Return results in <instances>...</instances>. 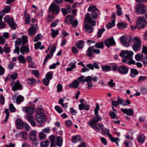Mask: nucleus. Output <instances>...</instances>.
<instances>
[{"mask_svg": "<svg viewBox=\"0 0 147 147\" xmlns=\"http://www.w3.org/2000/svg\"><path fill=\"white\" fill-rule=\"evenodd\" d=\"M79 82L78 80L77 79H76L70 83L69 84L68 86L69 88H76L79 87Z\"/></svg>", "mask_w": 147, "mask_h": 147, "instance_id": "obj_19", "label": "nucleus"}, {"mask_svg": "<svg viewBox=\"0 0 147 147\" xmlns=\"http://www.w3.org/2000/svg\"><path fill=\"white\" fill-rule=\"evenodd\" d=\"M105 31V29L104 28L100 29L98 30L97 32V36L99 38L101 36L102 33Z\"/></svg>", "mask_w": 147, "mask_h": 147, "instance_id": "obj_52", "label": "nucleus"}, {"mask_svg": "<svg viewBox=\"0 0 147 147\" xmlns=\"http://www.w3.org/2000/svg\"><path fill=\"white\" fill-rule=\"evenodd\" d=\"M121 110L123 113L126 114L128 115L132 116L134 114L133 111L131 109H121Z\"/></svg>", "mask_w": 147, "mask_h": 147, "instance_id": "obj_20", "label": "nucleus"}, {"mask_svg": "<svg viewBox=\"0 0 147 147\" xmlns=\"http://www.w3.org/2000/svg\"><path fill=\"white\" fill-rule=\"evenodd\" d=\"M4 20L10 26L11 29L15 30L16 28L17 24L14 22V20L12 18H10L8 16H6L4 18Z\"/></svg>", "mask_w": 147, "mask_h": 147, "instance_id": "obj_6", "label": "nucleus"}, {"mask_svg": "<svg viewBox=\"0 0 147 147\" xmlns=\"http://www.w3.org/2000/svg\"><path fill=\"white\" fill-rule=\"evenodd\" d=\"M102 69V71H109L111 69V67L109 65H102L101 66Z\"/></svg>", "mask_w": 147, "mask_h": 147, "instance_id": "obj_38", "label": "nucleus"}, {"mask_svg": "<svg viewBox=\"0 0 147 147\" xmlns=\"http://www.w3.org/2000/svg\"><path fill=\"white\" fill-rule=\"evenodd\" d=\"M113 79H111L108 82V85L110 87H113L115 86V84L114 82H113Z\"/></svg>", "mask_w": 147, "mask_h": 147, "instance_id": "obj_61", "label": "nucleus"}, {"mask_svg": "<svg viewBox=\"0 0 147 147\" xmlns=\"http://www.w3.org/2000/svg\"><path fill=\"white\" fill-rule=\"evenodd\" d=\"M88 11L89 12H92L93 11H97L98 12V14L99 15L100 14V11L96 8V7L95 5L90 6L88 9Z\"/></svg>", "mask_w": 147, "mask_h": 147, "instance_id": "obj_24", "label": "nucleus"}, {"mask_svg": "<svg viewBox=\"0 0 147 147\" xmlns=\"http://www.w3.org/2000/svg\"><path fill=\"white\" fill-rule=\"evenodd\" d=\"M57 142L56 143V145L57 144L58 146H61L62 144L63 139L60 136H59L56 138Z\"/></svg>", "mask_w": 147, "mask_h": 147, "instance_id": "obj_26", "label": "nucleus"}, {"mask_svg": "<svg viewBox=\"0 0 147 147\" xmlns=\"http://www.w3.org/2000/svg\"><path fill=\"white\" fill-rule=\"evenodd\" d=\"M66 126L67 127H70L72 125V122L70 120H68L65 121Z\"/></svg>", "mask_w": 147, "mask_h": 147, "instance_id": "obj_60", "label": "nucleus"}, {"mask_svg": "<svg viewBox=\"0 0 147 147\" xmlns=\"http://www.w3.org/2000/svg\"><path fill=\"white\" fill-rule=\"evenodd\" d=\"M41 45V42H38L36 43H35L34 45L35 49H38L39 48H40L41 50L44 49L45 48L44 45H43L40 47Z\"/></svg>", "mask_w": 147, "mask_h": 147, "instance_id": "obj_29", "label": "nucleus"}, {"mask_svg": "<svg viewBox=\"0 0 147 147\" xmlns=\"http://www.w3.org/2000/svg\"><path fill=\"white\" fill-rule=\"evenodd\" d=\"M92 77L91 76H88L85 79V81L87 82H92Z\"/></svg>", "mask_w": 147, "mask_h": 147, "instance_id": "obj_64", "label": "nucleus"}, {"mask_svg": "<svg viewBox=\"0 0 147 147\" xmlns=\"http://www.w3.org/2000/svg\"><path fill=\"white\" fill-rule=\"evenodd\" d=\"M120 41L122 44L125 47H129L130 44V42L129 41V42H127V38L126 36L124 35L122 36L120 39Z\"/></svg>", "mask_w": 147, "mask_h": 147, "instance_id": "obj_13", "label": "nucleus"}, {"mask_svg": "<svg viewBox=\"0 0 147 147\" xmlns=\"http://www.w3.org/2000/svg\"><path fill=\"white\" fill-rule=\"evenodd\" d=\"M128 40L129 42H133L132 47L134 51L136 52L140 50L141 47V41L138 37H132L130 36L129 37Z\"/></svg>", "mask_w": 147, "mask_h": 147, "instance_id": "obj_3", "label": "nucleus"}, {"mask_svg": "<svg viewBox=\"0 0 147 147\" xmlns=\"http://www.w3.org/2000/svg\"><path fill=\"white\" fill-rule=\"evenodd\" d=\"M37 30L36 26V25H33L31 26L29 29L28 34L30 36H32L36 33Z\"/></svg>", "mask_w": 147, "mask_h": 147, "instance_id": "obj_18", "label": "nucleus"}, {"mask_svg": "<svg viewBox=\"0 0 147 147\" xmlns=\"http://www.w3.org/2000/svg\"><path fill=\"white\" fill-rule=\"evenodd\" d=\"M11 85L12 88V90L14 91H16L18 90H20L21 88V85L20 84L18 80H17L16 82H14V81L12 82Z\"/></svg>", "mask_w": 147, "mask_h": 147, "instance_id": "obj_12", "label": "nucleus"}, {"mask_svg": "<svg viewBox=\"0 0 147 147\" xmlns=\"http://www.w3.org/2000/svg\"><path fill=\"white\" fill-rule=\"evenodd\" d=\"M102 134L103 135H106L108 134L109 136V134H110L109 133V130L108 129H102Z\"/></svg>", "mask_w": 147, "mask_h": 147, "instance_id": "obj_63", "label": "nucleus"}, {"mask_svg": "<svg viewBox=\"0 0 147 147\" xmlns=\"http://www.w3.org/2000/svg\"><path fill=\"white\" fill-rule=\"evenodd\" d=\"M81 139L80 136L79 135H75L72 137V141L73 143H76L79 142Z\"/></svg>", "mask_w": 147, "mask_h": 147, "instance_id": "obj_33", "label": "nucleus"}, {"mask_svg": "<svg viewBox=\"0 0 147 147\" xmlns=\"http://www.w3.org/2000/svg\"><path fill=\"white\" fill-rule=\"evenodd\" d=\"M36 131L35 130H33L30 133L29 138L32 141H35L36 139Z\"/></svg>", "mask_w": 147, "mask_h": 147, "instance_id": "obj_17", "label": "nucleus"}, {"mask_svg": "<svg viewBox=\"0 0 147 147\" xmlns=\"http://www.w3.org/2000/svg\"><path fill=\"white\" fill-rule=\"evenodd\" d=\"M60 9L59 6L53 3L51 4L49 8V10L55 15L58 14Z\"/></svg>", "mask_w": 147, "mask_h": 147, "instance_id": "obj_9", "label": "nucleus"}, {"mask_svg": "<svg viewBox=\"0 0 147 147\" xmlns=\"http://www.w3.org/2000/svg\"><path fill=\"white\" fill-rule=\"evenodd\" d=\"M10 10V7L9 6H7V7L0 12V14L4 16L5 13L8 12Z\"/></svg>", "mask_w": 147, "mask_h": 147, "instance_id": "obj_30", "label": "nucleus"}, {"mask_svg": "<svg viewBox=\"0 0 147 147\" xmlns=\"http://www.w3.org/2000/svg\"><path fill=\"white\" fill-rule=\"evenodd\" d=\"M20 52L23 54L24 55L25 53H28L29 51V47L26 45L21 47L20 49Z\"/></svg>", "mask_w": 147, "mask_h": 147, "instance_id": "obj_21", "label": "nucleus"}, {"mask_svg": "<svg viewBox=\"0 0 147 147\" xmlns=\"http://www.w3.org/2000/svg\"><path fill=\"white\" fill-rule=\"evenodd\" d=\"M134 53L131 51H121L119 56L123 57L122 59V62L129 65L135 64V61L133 60V55Z\"/></svg>", "mask_w": 147, "mask_h": 147, "instance_id": "obj_2", "label": "nucleus"}, {"mask_svg": "<svg viewBox=\"0 0 147 147\" xmlns=\"http://www.w3.org/2000/svg\"><path fill=\"white\" fill-rule=\"evenodd\" d=\"M58 22L59 20H58L54 21L52 22L50 26L52 27H54L57 25V22Z\"/></svg>", "mask_w": 147, "mask_h": 147, "instance_id": "obj_62", "label": "nucleus"}, {"mask_svg": "<svg viewBox=\"0 0 147 147\" xmlns=\"http://www.w3.org/2000/svg\"><path fill=\"white\" fill-rule=\"evenodd\" d=\"M51 36L52 37L55 38L56 35H58L59 33V31L58 30H55L53 29L51 30Z\"/></svg>", "mask_w": 147, "mask_h": 147, "instance_id": "obj_42", "label": "nucleus"}, {"mask_svg": "<svg viewBox=\"0 0 147 147\" xmlns=\"http://www.w3.org/2000/svg\"><path fill=\"white\" fill-rule=\"evenodd\" d=\"M143 55L141 53H138L135 56V58L137 61L141 60L143 58Z\"/></svg>", "mask_w": 147, "mask_h": 147, "instance_id": "obj_45", "label": "nucleus"}, {"mask_svg": "<svg viewBox=\"0 0 147 147\" xmlns=\"http://www.w3.org/2000/svg\"><path fill=\"white\" fill-rule=\"evenodd\" d=\"M145 138L144 135L140 134L138 136L137 140L140 143H142L144 141Z\"/></svg>", "mask_w": 147, "mask_h": 147, "instance_id": "obj_31", "label": "nucleus"}, {"mask_svg": "<svg viewBox=\"0 0 147 147\" xmlns=\"http://www.w3.org/2000/svg\"><path fill=\"white\" fill-rule=\"evenodd\" d=\"M53 72H49L46 75V78L43 79L42 82L46 86L49 85L50 80L53 77Z\"/></svg>", "mask_w": 147, "mask_h": 147, "instance_id": "obj_10", "label": "nucleus"}, {"mask_svg": "<svg viewBox=\"0 0 147 147\" xmlns=\"http://www.w3.org/2000/svg\"><path fill=\"white\" fill-rule=\"evenodd\" d=\"M84 42L82 40H80L76 44V46L79 49H82L83 47Z\"/></svg>", "mask_w": 147, "mask_h": 147, "instance_id": "obj_39", "label": "nucleus"}, {"mask_svg": "<svg viewBox=\"0 0 147 147\" xmlns=\"http://www.w3.org/2000/svg\"><path fill=\"white\" fill-rule=\"evenodd\" d=\"M117 25L118 28L121 29H124L126 28L127 26L126 23L121 22H118Z\"/></svg>", "mask_w": 147, "mask_h": 147, "instance_id": "obj_27", "label": "nucleus"}, {"mask_svg": "<svg viewBox=\"0 0 147 147\" xmlns=\"http://www.w3.org/2000/svg\"><path fill=\"white\" fill-rule=\"evenodd\" d=\"M55 108V110L59 113H61L63 112L61 107L59 106H56Z\"/></svg>", "mask_w": 147, "mask_h": 147, "instance_id": "obj_53", "label": "nucleus"}, {"mask_svg": "<svg viewBox=\"0 0 147 147\" xmlns=\"http://www.w3.org/2000/svg\"><path fill=\"white\" fill-rule=\"evenodd\" d=\"M105 44L108 47L114 45L115 44V42L113 37H112L105 40Z\"/></svg>", "mask_w": 147, "mask_h": 147, "instance_id": "obj_14", "label": "nucleus"}, {"mask_svg": "<svg viewBox=\"0 0 147 147\" xmlns=\"http://www.w3.org/2000/svg\"><path fill=\"white\" fill-rule=\"evenodd\" d=\"M138 74L137 70L135 69H131L130 70V75L132 77H135Z\"/></svg>", "mask_w": 147, "mask_h": 147, "instance_id": "obj_32", "label": "nucleus"}, {"mask_svg": "<svg viewBox=\"0 0 147 147\" xmlns=\"http://www.w3.org/2000/svg\"><path fill=\"white\" fill-rule=\"evenodd\" d=\"M68 20L70 22L73 28H74L78 26V20L76 19L74 20V17L72 15H68L66 17L65 19V22L67 25H69L70 24Z\"/></svg>", "mask_w": 147, "mask_h": 147, "instance_id": "obj_5", "label": "nucleus"}, {"mask_svg": "<svg viewBox=\"0 0 147 147\" xmlns=\"http://www.w3.org/2000/svg\"><path fill=\"white\" fill-rule=\"evenodd\" d=\"M111 117L113 119H117L118 117L116 113L113 111H110L109 113Z\"/></svg>", "mask_w": 147, "mask_h": 147, "instance_id": "obj_47", "label": "nucleus"}, {"mask_svg": "<svg viewBox=\"0 0 147 147\" xmlns=\"http://www.w3.org/2000/svg\"><path fill=\"white\" fill-rule=\"evenodd\" d=\"M27 82L32 85H34L35 83V81L33 78H28L27 80Z\"/></svg>", "mask_w": 147, "mask_h": 147, "instance_id": "obj_50", "label": "nucleus"}, {"mask_svg": "<svg viewBox=\"0 0 147 147\" xmlns=\"http://www.w3.org/2000/svg\"><path fill=\"white\" fill-rule=\"evenodd\" d=\"M84 26L85 30L88 33H91L93 30V28L92 27L88 24H85Z\"/></svg>", "mask_w": 147, "mask_h": 147, "instance_id": "obj_28", "label": "nucleus"}, {"mask_svg": "<svg viewBox=\"0 0 147 147\" xmlns=\"http://www.w3.org/2000/svg\"><path fill=\"white\" fill-rule=\"evenodd\" d=\"M98 14L95 11L92 12L91 15L88 13H87L84 20L85 23H88L92 26H94L96 25V21L92 19L91 18L94 20H96L97 18Z\"/></svg>", "mask_w": 147, "mask_h": 147, "instance_id": "obj_4", "label": "nucleus"}, {"mask_svg": "<svg viewBox=\"0 0 147 147\" xmlns=\"http://www.w3.org/2000/svg\"><path fill=\"white\" fill-rule=\"evenodd\" d=\"M56 137V136H55L51 135L49 137V138L51 142L50 145L51 147L56 145V142H55Z\"/></svg>", "mask_w": 147, "mask_h": 147, "instance_id": "obj_25", "label": "nucleus"}, {"mask_svg": "<svg viewBox=\"0 0 147 147\" xmlns=\"http://www.w3.org/2000/svg\"><path fill=\"white\" fill-rule=\"evenodd\" d=\"M9 110L11 112H13L15 111L16 109L14 107L13 105L12 104H10L9 106Z\"/></svg>", "mask_w": 147, "mask_h": 147, "instance_id": "obj_57", "label": "nucleus"}, {"mask_svg": "<svg viewBox=\"0 0 147 147\" xmlns=\"http://www.w3.org/2000/svg\"><path fill=\"white\" fill-rule=\"evenodd\" d=\"M16 125L17 127L21 129L23 127V123L22 121L20 119H18L16 121Z\"/></svg>", "mask_w": 147, "mask_h": 147, "instance_id": "obj_34", "label": "nucleus"}, {"mask_svg": "<svg viewBox=\"0 0 147 147\" xmlns=\"http://www.w3.org/2000/svg\"><path fill=\"white\" fill-rule=\"evenodd\" d=\"M54 19V16L52 15H48L47 17V21L51 22Z\"/></svg>", "mask_w": 147, "mask_h": 147, "instance_id": "obj_58", "label": "nucleus"}, {"mask_svg": "<svg viewBox=\"0 0 147 147\" xmlns=\"http://www.w3.org/2000/svg\"><path fill=\"white\" fill-rule=\"evenodd\" d=\"M56 48V47L55 46H53V47L51 49V50L50 52V53L51 56V57H52L53 56V54L54 52L55 51Z\"/></svg>", "mask_w": 147, "mask_h": 147, "instance_id": "obj_59", "label": "nucleus"}, {"mask_svg": "<svg viewBox=\"0 0 147 147\" xmlns=\"http://www.w3.org/2000/svg\"><path fill=\"white\" fill-rule=\"evenodd\" d=\"M49 145V142L48 141H45L41 143V147H48Z\"/></svg>", "mask_w": 147, "mask_h": 147, "instance_id": "obj_51", "label": "nucleus"}, {"mask_svg": "<svg viewBox=\"0 0 147 147\" xmlns=\"http://www.w3.org/2000/svg\"><path fill=\"white\" fill-rule=\"evenodd\" d=\"M40 139L41 140L45 139L46 138V135L43 132H40L39 135Z\"/></svg>", "mask_w": 147, "mask_h": 147, "instance_id": "obj_49", "label": "nucleus"}, {"mask_svg": "<svg viewBox=\"0 0 147 147\" xmlns=\"http://www.w3.org/2000/svg\"><path fill=\"white\" fill-rule=\"evenodd\" d=\"M79 108L80 110H82L83 109L88 110L89 109V108L88 106L85 105L84 103H81L79 105Z\"/></svg>", "mask_w": 147, "mask_h": 147, "instance_id": "obj_35", "label": "nucleus"}, {"mask_svg": "<svg viewBox=\"0 0 147 147\" xmlns=\"http://www.w3.org/2000/svg\"><path fill=\"white\" fill-rule=\"evenodd\" d=\"M42 35L41 34H38L35 38L34 41V42H36L38 41L40 39L42 38Z\"/></svg>", "mask_w": 147, "mask_h": 147, "instance_id": "obj_56", "label": "nucleus"}, {"mask_svg": "<svg viewBox=\"0 0 147 147\" xmlns=\"http://www.w3.org/2000/svg\"><path fill=\"white\" fill-rule=\"evenodd\" d=\"M18 59L19 61H21L23 63H25L26 62L24 57L22 55H20L18 57Z\"/></svg>", "mask_w": 147, "mask_h": 147, "instance_id": "obj_48", "label": "nucleus"}, {"mask_svg": "<svg viewBox=\"0 0 147 147\" xmlns=\"http://www.w3.org/2000/svg\"><path fill=\"white\" fill-rule=\"evenodd\" d=\"M115 20H112L111 22L107 24L106 25V28L109 29L115 26Z\"/></svg>", "mask_w": 147, "mask_h": 147, "instance_id": "obj_37", "label": "nucleus"}, {"mask_svg": "<svg viewBox=\"0 0 147 147\" xmlns=\"http://www.w3.org/2000/svg\"><path fill=\"white\" fill-rule=\"evenodd\" d=\"M25 22L26 24H29L30 22V15L28 13H26L25 15Z\"/></svg>", "mask_w": 147, "mask_h": 147, "instance_id": "obj_40", "label": "nucleus"}, {"mask_svg": "<svg viewBox=\"0 0 147 147\" xmlns=\"http://www.w3.org/2000/svg\"><path fill=\"white\" fill-rule=\"evenodd\" d=\"M40 112V113L36 115L35 118L38 123H42L45 121L46 116L44 113L43 110H41Z\"/></svg>", "mask_w": 147, "mask_h": 147, "instance_id": "obj_8", "label": "nucleus"}, {"mask_svg": "<svg viewBox=\"0 0 147 147\" xmlns=\"http://www.w3.org/2000/svg\"><path fill=\"white\" fill-rule=\"evenodd\" d=\"M26 118L27 120L30 122L34 119V116L31 114L26 115Z\"/></svg>", "mask_w": 147, "mask_h": 147, "instance_id": "obj_44", "label": "nucleus"}, {"mask_svg": "<svg viewBox=\"0 0 147 147\" xmlns=\"http://www.w3.org/2000/svg\"><path fill=\"white\" fill-rule=\"evenodd\" d=\"M109 138L110 139L111 141L113 142H115L116 143L117 146H119V144L117 142L119 140V138H114L113 137L111 134H109Z\"/></svg>", "mask_w": 147, "mask_h": 147, "instance_id": "obj_22", "label": "nucleus"}, {"mask_svg": "<svg viewBox=\"0 0 147 147\" xmlns=\"http://www.w3.org/2000/svg\"><path fill=\"white\" fill-rule=\"evenodd\" d=\"M24 100V97L22 95L18 96L16 98V103L17 104H19L22 102Z\"/></svg>", "mask_w": 147, "mask_h": 147, "instance_id": "obj_46", "label": "nucleus"}, {"mask_svg": "<svg viewBox=\"0 0 147 147\" xmlns=\"http://www.w3.org/2000/svg\"><path fill=\"white\" fill-rule=\"evenodd\" d=\"M28 38L26 36L24 35L22 36L21 40L22 44L24 45L27 42Z\"/></svg>", "mask_w": 147, "mask_h": 147, "instance_id": "obj_43", "label": "nucleus"}, {"mask_svg": "<svg viewBox=\"0 0 147 147\" xmlns=\"http://www.w3.org/2000/svg\"><path fill=\"white\" fill-rule=\"evenodd\" d=\"M104 42L102 41L100 42H98L96 43L95 45V47L98 49H103L104 45H103Z\"/></svg>", "mask_w": 147, "mask_h": 147, "instance_id": "obj_41", "label": "nucleus"}, {"mask_svg": "<svg viewBox=\"0 0 147 147\" xmlns=\"http://www.w3.org/2000/svg\"><path fill=\"white\" fill-rule=\"evenodd\" d=\"M146 24V21L144 18H140L137 20V26L138 28H142Z\"/></svg>", "mask_w": 147, "mask_h": 147, "instance_id": "obj_11", "label": "nucleus"}, {"mask_svg": "<svg viewBox=\"0 0 147 147\" xmlns=\"http://www.w3.org/2000/svg\"><path fill=\"white\" fill-rule=\"evenodd\" d=\"M18 134L20 137L24 139H26L27 138V133L26 132L21 131Z\"/></svg>", "mask_w": 147, "mask_h": 147, "instance_id": "obj_36", "label": "nucleus"}, {"mask_svg": "<svg viewBox=\"0 0 147 147\" xmlns=\"http://www.w3.org/2000/svg\"><path fill=\"white\" fill-rule=\"evenodd\" d=\"M135 11L142 14H144L146 12V9L145 5L142 3L136 4L135 6Z\"/></svg>", "mask_w": 147, "mask_h": 147, "instance_id": "obj_7", "label": "nucleus"}, {"mask_svg": "<svg viewBox=\"0 0 147 147\" xmlns=\"http://www.w3.org/2000/svg\"><path fill=\"white\" fill-rule=\"evenodd\" d=\"M34 109L33 107H22V110L24 112L30 115L34 113Z\"/></svg>", "mask_w": 147, "mask_h": 147, "instance_id": "obj_15", "label": "nucleus"}, {"mask_svg": "<svg viewBox=\"0 0 147 147\" xmlns=\"http://www.w3.org/2000/svg\"><path fill=\"white\" fill-rule=\"evenodd\" d=\"M94 51V46L90 47L86 51V55L89 57H92Z\"/></svg>", "mask_w": 147, "mask_h": 147, "instance_id": "obj_23", "label": "nucleus"}, {"mask_svg": "<svg viewBox=\"0 0 147 147\" xmlns=\"http://www.w3.org/2000/svg\"><path fill=\"white\" fill-rule=\"evenodd\" d=\"M21 40L20 38H17L15 41V46H19L21 44Z\"/></svg>", "mask_w": 147, "mask_h": 147, "instance_id": "obj_55", "label": "nucleus"}, {"mask_svg": "<svg viewBox=\"0 0 147 147\" xmlns=\"http://www.w3.org/2000/svg\"><path fill=\"white\" fill-rule=\"evenodd\" d=\"M100 109L98 103L96 104L94 109V114L95 117H93L92 120L89 121L88 124L89 126L92 128H94V130L99 131L100 129L97 126V123L102 119V117L98 114V110Z\"/></svg>", "mask_w": 147, "mask_h": 147, "instance_id": "obj_1", "label": "nucleus"}, {"mask_svg": "<svg viewBox=\"0 0 147 147\" xmlns=\"http://www.w3.org/2000/svg\"><path fill=\"white\" fill-rule=\"evenodd\" d=\"M5 112L6 114V116L5 117V119L4 121L5 123H6L9 116V111L8 109H6V110H5Z\"/></svg>", "mask_w": 147, "mask_h": 147, "instance_id": "obj_54", "label": "nucleus"}, {"mask_svg": "<svg viewBox=\"0 0 147 147\" xmlns=\"http://www.w3.org/2000/svg\"><path fill=\"white\" fill-rule=\"evenodd\" d=\"M119 72L122 74H126L128 72V69L126 66H121L118 68Z\"/></svg>", "mask_w": 147, "mask_h": 147, "instance_id": "obj_16", "label": "nucleus"}]
</instances>
